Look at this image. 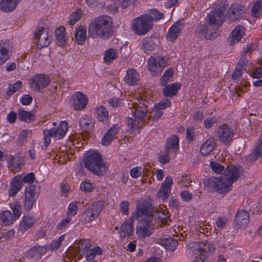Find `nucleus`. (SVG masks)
Instances as JSON below:
<instances>
[{"instance_id":"nucleus-7","label":"nucleus","mask_w":262,"mask_h":262,"mask_svg":"<svg viewBox=\"0 0 262 262\" xmlns=\"http://www.w3.org/2000/svg\"><path fill=\"white\" fill-rule=\"evenodd\" d=\"M168 57L167 56H158L150 57L148 60V70L152 76L160 75L164 67L168 64Z\"/></svg>"},{"instance_id":"nucleus-50","label":"nucleus","mask_w":262,"mask_h":262,"mask_svg":"<svg viewBox=\"0 0 262 262\" xmlns=\"http://www.w3.org/2000/svg\"><path fill=\"white\" fill-rule=\"evenodd\" d=\"M11 209L13 212V216L15 220L18 219L21 213V206L19 202H14L11 205Z\"/></svg>"},{"instance_id":"nucleus-63","label":"nucleus","mask_w":262,"mask_h":262,"mask_svg":"<svg viewBox=\"0 0 262 262\" xmlns=\"http://www.w3.org/2000/svg\"><path fill=\"white\" fill-rule=\"evenodd\" d=\"M32 100L33 98L31 95L29 94H26L22 96V97L20 98V102L23 105H28L32 102Z\"/></svg>"},{"instance_id":"nucleus-44","label":"nucleus","mask_w":262,"mask_h":262,"mask_svg":"<svg viewBox=\"0 0 262 262\" xmlns=\"http://www.w3.org/2000/svg\"><path fill=\"white\" fill-rule=\"evenodd\" d=\"M55 34L57 40L58 41L59 46H63L66 45V38L64 35V28L60 27L55 31Z\"/></svg>"},{"instance_id":"nucleus-60","label":"nucleus","mask_w":262,"mask_h":262,"mask_svg":"<svg viewBox=\"0 0 262 262\" xmlns=\"http://www.w3.org/2000/svg\"><path fill=\"white\" fill-rule=\"evenodd\" d=\"M78 210V206L76 203H71L68 208L67 214L68 216H74L76 214Z\"/></svg>"},{"instance_id":"nucleus-62","label":"nucleus","mask_w":262,"mask_h":262,"mask_svg":"<svg viewBox=\"0 0 262 262\" xmlns=\"http://www.w3.org/2000/svg\"><path fill=\"white\" fill-rule=\"evenodd\" d=\"M217 119L215 117L207 118L204 120V126L207 129L210 128L217 122Z\"/></svg>"},{"instance_id":"nucleus-35","label":"nucleus","mask_w":262,"mask_h":262,"mask_svg":"<svg viewBox=\"0 0 262 262\" xmlns=\"http://www.w3.org/2000/svg\"><path fill=\"white\" fill-rule=\"evenodd\" d=\"M261 155H262V134L258 139L255 148L248 156L247 159L251 161H255Z\"/></svg>"},{"instance_id":"nucleus-3","label":"nucleus","mask_w":262,"mask_h":262,"mask_svg":"<svg viewBox=\"0 0 262 262\" xmlns=\"http://www.w3.org/2000/svg\"><path fill=\"white\" fill-rule=\"evenodd\" d=\"M84 166L92 173L102 176L106 172V165L100 153L97 150L90 151L84 159Z\"/></svg>"},{"instance_id":"nucleus-11","label":"nucleus","mask_w":262,"mask_h":262,"mask_svg":"<svg viewBox=\"0 0 262 262\" xmlns=\"http://www.w3.org/2000/svg\"><path fill=\"white\" fill-rule=\"evenodd\" d=\"M154 230V225L150 220H141L136 227V234L139 238L143 239L151 235Z\"/></svg>"},{"instance_id":"nucleus-45","label":"nucleus","mask_w":262,"mask_h":262,"mask_svg":"<svg viewBox=\"0 0 262 262\" xmlns=\"http://www.w3.org/2000/svg\"><path fill=\"white\" fill-rule=\"evenodd\" d=\"M19 119L21 121L30 122L34 119V115L31 112L24 110H19L18 112Z\"/></svg>"},{"instance_id":"nucleus-37","label":"nucleus","mask_w":262,"mask_h":262,"mask_svg":"<svg viewBox=\"0 0 262 262\" xmlns=\"http://www.w3.org/2000/svg\"><path fill=\"white\" fill-rule=\"evenodd\" d=\"M181 29V25L180 23H176L173 25L167 34V39L170 41H174L180 34Z\"/></svg>"},{"instance_id":"nucleus-19","label":"nucleus","mask_w":262,"mask_h":262,"mask_svg":"<svg viewBox=\"0 0 262 262\" xmlns=\"http://www.w3.org/2000/svg\"><path fill=\"white\" fill-rule=\"evenodd\" d=\"M207 20L211 26L217 29L224 21V15L219 10H214L207 15Z\"/></svg>"},{"instance_id":"nucleus-47","label":"nucleus","mask_w":262,"mask_h":262,"mask_svg":"<svg viewBox=\"0 0 262 262\" xmlns=\"http://www.w3.org/2000/svg\"><path fill=\"white\" fill-rule=\"evenodd\" d=\"M118 56L117 50L114 49H110L106 51L104 54V60L107 62H112Z\"/></svg>"},{"instance_id":"nucleus-32","label":"nucleus","mask_w":262,"mask_h":262,"mask_svg":"<svg viewBox=\"0 0 262 262\" xmlns=\"http://www.w3.org/2000/svg\"><path fill=\"white\" fill-rule=\"evenodd\" d=\"M119 129V128L115 125L110 128L103 137L101 140L102 144L104 145H109L115 138Z\"/></svg>"},{"instance_id":"nucleus-46","label":"nucleus","mask_w":262,"mask_h":262,"mask_svg":"<svg viewBox=\"0 0 262 262\" xmlns=\"http://www.w3.org/2000/svg\"><path fill=\"white\" fill-rule=\"evenodd\" d=\"M213 148V141L209 139L202 145L200 149L201 153L203 156L207 155L211 152Z\"/></svg>"},{"instance_id":"nucleus-20","label":"nucleus","mask_w":262,"mask_h":262,"mask_svg":"<svg viewBox=\"0 0 262 262\" xmlns=\"http://www.w3.org/2000/svg\"><path fill=\"white\" fill-rule=\"evenodd\" d=\"M47 253L44 246H35L29 249L26 254V256L29 259H33L38 261Z\"/></svg>"},{"instance_id":"nucleus-18","label":"nucleus","mask_w":262,"mask_h":262,"mask_svg":"<svg viewBox=\"0 0 262 262\" xmlns=\"http://www.w3.org/2000/svg\"><path fill=\"white\" fill-rule=\"evenodd\" d=\"M88 103V98L81 92H75L71 97V104L74 110H81Z\"/></svg>"},{"instance_id":"nucleus-40","label":"nucleus","mask_w":262,"mask_h":262,"mask_svg":"<svg viewBox=\"0 0 262 262\" xmlns=\"http://www.w3.org/2000/svg\"><path fill=\"white\" fill-rule=\"evenodd\" d=\"M65 235L63 234L61 235L57 239L53 241L50 244L45 245L47 252L56 251L59 248L61 243L64 239Z\"/></svg>"},{"instance_id":"nucleus-34","label":"nucleus","mask_w":262,"mask_h":262,"mask_svg":"<svg viewBox=\"0 0 262 262\" xmlns=\"http://www.w3.org/2000/svg\"><path fill=\"white\" fill-rule=\"evenodd\" d=\"M22 181L19 176L15 177L10 184V188L8 190V193L10 196H14L20 190L22 187Z\"/></svg>"},{"instance_id":"nucleus-25","label":"nucleus","mask_w":262,"mask_h":262,"mask_svg":"<svg viewBox=\"0 0 262 262\" xmlns=\"http://www.w3.org/2000/svg\"><path fill=\"white\" fill-rule=\"evenodd\" d=\"M245 28L242 25L235 27L231 33L230 45H232L238 42L245 35Z\"/></svg>"},{"instance_id":"nucleus-27","label":"nucleus","mask_w":262,"mask_h":262,"mask_svg":"<svg viewBox=\"0 0 262 262\" xmlns=\"http://www.w3.org/2000/svg\"><path fill=\"white\" fill-rule=\"evenodd\" d=\"M234 222L237 228L245 226L249 222L248 213L244 210L239 211L235 216Z\"/></svg>"},{"instance_id":"nucleus-28","label":"nucleus","mask_w":262,"mask_h":262,"mask_svg":"<svg viewBox=\"0 0 262 262\" xmlns=\"http://www.w3.org/2000/svg\"><path fill=\"white\" fill-rule=\"evenodd\" d=\"M179 143L178 137L177 136H172L167 139L165 149L175 156L179 149Z\"/></svg>"},{"instance_id":"nucleus-29","label":"nucleus","mask_w":262,"mask_h":262,"mask_svg":"<svg viewBox=\"0 0 262 262\" xmlns=\"http://www.w3.org/2000/svg\"><path fill=\"white\" fill-rule=\"evenodd\" d=\"M77 245L78 253L80 257L83 256L91 248V241L89 239H80L75 241Z\"/></svg>"},{"instance_id":"nucleus-56","label":"nucleus","mask_w":262,"mask_h":262,"mask_svg":"<svg viewBox=\"0 0 262 262\" xmlns=\"http://www.w3.org/2000/svg\"><path fill=\"white\" fill-rule=\"evenodd\" d=\"M165 249L170 251H173L178 245L177 242L170 237L167 239L164 244Z\"/></svg>"},{"instance_id":"nucleus-15","label":"nucleus","mask_w":262,"mask_h":262,"mask_svg":"<svg viewBox=\"0 0 262 262\" xmlns=\"http://www.w3.org/2000/svg\"><path fill=\"white\" fill-rule=\"evenodd\" d=\"M34 37L37 40V46L40 49L48 47L52 39L48 32L43 27L37 29Z\"/></svg>"},{"instance_id":"nucleus-36","label":"nucleus","mask_w":262,"mask_h":262,"mask_svg":"<svg viewBox=\"0 0 262 262\" xmlns=\"http://www.w3.org/2000/svg\"><path fill=\"white\" fill-rule=\"evenodd\" d=\"M74 37L78 45H83L86 38V28L83 26H79L75 30Z\"/></svg>"},{"instance_id":"nucleus-24","label":"nucleus","mask_w":262,"mask_h":262,"mask_svg":"<svg viewBox=\"0 0 262 262\" xmlns=\"http://www.w3.org/2000/svg\"><path fill=\"white\" fill-rule=\"evenodd\" d=\"M133 217H129L124 222L120 227V235L123 238L130 236L134 232Z\"/></svg>"},{"instance_id":"nucleus-2","label":"nucleus","mask_w":262,"mask_h":262,"mask_svg":"<svg viewBox=\"0 0 262 262\" xmlns=\"http://www.w3.org/2000/svg\"><path fill=\"white\" fill-rule=\"evenodd\" d=\"M112 18L107 15L97 17L92 21L88 28L89 36L93 38H107L112 34Z\"/></svg>"},{"instance_id":"nucleus-16","label":"nucleus","mask_w":262,"mask_h":262,"mask_svg":"<svg viewBox=\"0 0 262 262\" xmlns=\"http://www.w3.org/2000/svg\"><path fill=\"white\" fill-rule=\"evenodd\" d=\"M242 170L240 167L234 165L228 166L224 172V177L228 182L232 184L237 180L242 175Z\"/></svg>"},{"instance_id":"nucleus-48","label":"nucleus","mask_w":262,"mask_h":262,"mask_svg":"<svg viewBox=\"0 0 262 262\" xmlns=\"http://www.w3.org/2000/svg\"><path fill=\"white\" fill-rule=\"evenodd\" d=\"M102 249L99 247H95L92 249H90L85 254L86 260H90L93 259L97 254L101 255L102 254Z\"/></svg>"},{"instance_id":"nucleus-49","label":"nucleus","mask_w":262,"mask_h":262,"mask_svg":"<svg viewBox=\"0 0 262 262\" xmlns=\"http://www.w3.org/2000/svg\"><path fill=\"white\" fill-rule=\"evenodd\" d=\"M262 11V0H258L254 3L251 10V14L255 17H258Z\"/></svg>"},{"instance_id":"nucleus-53","label":"nucleus","mask_w":262,"mask_h":262,"mask_svg":"<svg viewBox=\"0 0 262 262\" xmlns=\"http://www.w3.org/2000/svg\"><path fill=\"white\" fill-rule=\"evenodd\" d=\"M22 84V82L19 80L16 81L13 84H10L9 85V91L7 92V96H11L14 93L20 89Z\"/></svg>"},{"instance_id":"nucleus-54","label":"nucleus","mask_w":262,"mask_h":262,"mask_svg":"<svg viewBox=\"0 0 262 262\" xmlns=\"http://www.w3.org/2000/svg\"><path fill=\"white\" fill-rule=\"evenodd\" d=\"M142 42L144 51L146 53L152 51L155 48V44L150 39H144Z\"/></svg>"},{"instance_id":"nucleus-13","label":"nucleus","mask_w":262,"mask_h":262,"mask_svg":"<svg viewBox=\"0 0 262 262\" xmlns=\"http://www.w3.org/2000/svg\"><path fill=\"white\" fill-rule=\"evenodd\" d=\"M233 135V129L225 124L219 126L216 132L219 141L225 144L229 143L232 140Z\"/></svg>"},{"instance_id":"nucleus-52","label":"nucleus","mask_w":262,"mask_h":262,"mask_svg":"<svg viewBox=\"0 0 262 262\" xmlns=\"http://www.w3.org/2000/svg\"><path fill=\"white\" fill-rule=\"evenodd\" d=\"M173 74V71L172 69L169 68L165 71L164 74L161 77V83L162 85H165L169 81L170 78H172Z\"/></svg>"},{"instance_id":"nucleus-30","label":"nucleus","mask_w":262,"mask_h":262,"mask_svg":"<svg viewBox=\"0 0 262 262\" xmlns=\"http://www.w3.org/2000/svg\"><path fill=\"white\" fill-rule=\"evenodd\" d=\"M20 0H1L0 9L4 12L13 11L17 7Z\"/></svg>"},{"instance_id":"nucleus-38","label":"nucleus","mask_w":262,"mask_h":262,"mask_svg":"<svg viewBox=\"0 0 262 262\" xmlns=\"http://www.w3.org/2000/svg\"><path fill=\"white\" fill-rule=\"evenodd\" d=\"M95 122L92 117L84 116L79 121V124L81 129L84 132H89L93 129Z\"/></svg>"},{"instance_id":"nucleus-64","label":"nucleus","mask_w":262,"mask_h":262,"mask_svg":"<svg viewBox=\"0 0 262 262\" xmlns=\"http://www.w3.org/2000/svg\"><path fill=\"white\" fill-rule=\"evenodd\" d=\"M227 218L225 216H221V217H219L216 219L215 224L216 225V226L218 227H219L220 228H223L226 226V225L227 224Z\"/></svg>"},{"instance_id":"nucleus-9","label":"nucleus","mask_w":262,"mask_h":262,"mask_svg":"<svg viewBox=\"0 0 262 262\" xmlns=\"http://www.w3.org/2000/svg\"><path fill=\"white\" fill-rule=\"evenodd\" d=\"M193 248V252L200 256L199 259L196 256L193 262H204V259L213 252V247L207 242L194 243Z\"/></svg>"},{"instance_id":"nucleus-26","label":"nucleus","mask_w":262,"mask_h":262,"mask_svg":"<svg viewBox=\"0 0 262 262\" xmlns=\"http://www.w3.org/2000/svg\"><path fill=\"white\" fill-rule=\"evenodd\" d=\"M125 82L129 85H134L139 81V75L134 69H128L124 77Z\"/></svg>"},{"instance_id":"nucleus-4","label":"nucleus","mask_w":262,"mask_h":262,"mask_svg":"<svg viewBox=\"0 0 262 262\" xmlns=\"http://www.w3.org/2000/svg\"><path fill=\"white\" fill-rule=\"evenodd\" d=\"M68 129V123L66 121H62L57 126L52 127L50 129L43 130L45 148H46L51 143V137L54 138L56 140H60L65 136Z\"/></svg>"},{"instance_id":"nucleus-23","label":"nucleus","mask_w":262,"mask_h":262,"mask_svg":"<svg viewBox=\"0 0 262 262\" xmlns=\"http://www.w3.org/2000/svg\"><path fill=\"white\" fill-rule=\"evenodd\" d=\"M244 12V7L238 4H232L228 11L229 17L232 21L239 18Z\"/></svg>"},{"instance_id":"nucleus-55","label":"nucleus","mask_w":262,"mask_h":262,"mask_svg":"<svg viewBox=\"0 0 262 262\" xmlns=\"http://www.w3.org/2000/svg\"><path fill=\"white\" fill-rule=\"evenodd\" d=\"M94 184L89 181H82L80 186V189L83 192H91L94 188Z\"/></svg>"},{"instance_id":"nucleus-59","label":"nucleus","mask_w":262,"mask_h":262,"mask_svg":"<svg viewBox=\"0 0 262 262\" xmlns=\"http://www.w3.org/2000/svg\"><path fill=\"white\" fill-rule=\"evenodd\" d=\"M210 166L212 171L217 174L221 173L224 170V167L216 162H210Z\"/></svg>"},{"instance_id":"nucleus-12","label":"nucleus","mask_w":262,"mask_h":262,"mask_svg":"<svg viewBox=\"0 0 262 262\" xmlns=\"http://www.w3.org/2000/svg\"><path fill=\"white\" fill-rule=\"evenodd\" d=\"M29 81L32 89L39 91L49 85L50 79L45 74H39L31 77Z\"/></svg>"},{"instance_id":"nucleus-14","label":"nucleus","mask_w":262,"mask_h":262,"mask_svg":"<svg viewBox=\"0 0 262 262\" xmlns=\"http://www.w3.org/2000/svg\"><path fill=\"white\" fill-rule=\"evenodd\" d=\"M34 186H29L25 190V196L24 200V208L26 211L30 210L34 204L37 198V193L35 191Z\"/></svg>"},{"instance_id":"nucleus-31","label":"nucleus","mask_w":262,"mask_h":262,"mask_svg":"<svg viewBox=\"0 0 262 262\" xmlns=\"http://www.w3.org/2000/svg\"><path fill=\"white\" fill-rule=\"evenodd\" d=\"M195 31L197 35L202 38L211 40L217 36V33L215 32H214L213 35H208V27L206 24L199 25L197 27Z\"/></svg>"},{"instance_id":"nucleus-51","label":"nucleus","mask_w":262,"mask_h":262,"mask_svg":"<svg viewBox=\"0 0 262 262\" xmlns=\"http://www.w3.org/2000/svg\"><path fill=\"white\" fill-rule=\"evenodd\" d=\"M147 16L151 19V23L152 24L154 20L157 21L164 17V14L156 9L151 10Z\"/></svg>"},{"instance_id":"nucleus-1","label":"nucleus","mask_w":262,"mask_h":262,"mask_svg":"<svg viewBox=\"0 0 262 262\" xmlns=\"http://www.w3.org/2000/svg\"><path fill=\"white\" fill-rule=\"evenodd\" d=\"M147 100L142 95H139L134 99L132 103H128L132 113L135 118H127V126L131 133H140L142 126L140 124L143 119L146 117L148 112Z\"/></svg>"},{"instance_id":"nucleus-41","label":"nucleus","mask_w":262,"mask_h":262,"mask_svg":"<svg viewBox=\"0 0 262 262\" xmlns=\"http://www.w3.org/2000/svg\"><path fill=\"white\" fill-rule=\"evenodd\" d=\"M0 220L4 224L8 225L13 223L16 220L10 211L6 210L0 213Z\"/></svg>"},{"instance_id":"nucleus-21","label":"nucleus","mask_w":262,"mask_h":262,"mask_svg":"<svg viewBox=\"0 0 262 262\" xmlns=\"http://www.w3.org/2000/svg\"><path fill=\"white\" fill-rule=\"evenodd\" d=\"M172 183L173 180L171 177H166L158 191L157 195L159 198H162V199H167L170 195Z\"/></svg>"},{"instance_id":"nucleus-33","label":"nucleus","mask_w":262,"mask_h":262,"mask_svg":"<svg viewBox=\"0 0 262 262\" xmlns=\"http://www.w3.org/2000/svg\"><path fill=\"white\" fill-rule=\"evenodd\" d=\"M36 222V219L32 216L25 215L19 225V229L22 232H25L31 228Z\"/></svg>"},{"instance_id":"nucleus-5","label":"nucleus","mask_w":262,"mask_h":262,"mask_svg":"<svg viewBox=\"0 0 262 262\" xmlns=\"http://www.w3.org/2000/svg\"><path fill=\"white\" fill-rule=\"evenodd\" d=\"M153 24L147 14H143L133 19L132 21V29L138 35H143L148 32L152 28Z\"/></svg>"},{"instance_id":"nucleus-61","label":"nucleus","mask_w":262,"mask_h":262,"mask_svg":"<svg viewBox=\"0 0 262 262\" xmlns=\"http://www.w3.org/2000/svg\"><path fill=\"white\" fill-rule=\"evenodd\" d=\"M170 105V101L168 99H165L158 103H156L154 105V108H159L160 110H164Z\"/></svg>"},{"instance_id":"nucleus-8","label":"nucleus","mask_w":262,"mask_h":262,"mask_svg":"<svg viewBox=\"0 0 262 262\" xmlns=\"http://www.w3.org/2000/svg\"><path fill=\"white\" fill-rule=\"evenodd\" d=\"M168 57L167 56H158L150 57L148 60V70L152 76L160 75L164 67L168 64Z\"/></svg>"},{"instance_id":"nucleus-6","label":"nucleus","mask_w":262,"mask_h":262,"mask_svg":"<svg viewBox=\"0 0 262 262\" xmlns=\"http://www.w3.org/2000/svg\"><path fill=\"white\" fill-rule=\"evenodd\" d=\"M205 186L208 191H216L220 193H226L231 188L230 183L227 182L223 176L220 178L212 177L208 179Z\"/></svg>"},{"instance_id":"nucleus-43","label":"nucleus","mask_w":262,"mask_h":262,"mask_svg":"<svg viewBox=\"0 0 262 262\" xmlns=\"http://www.w3.org/2000/svg\"><path fill=\"white\" fill-rule=\"evenodd\" d=\"M167 210H164L163 211H158L157 212H155L154 213L152 214L153 217H155L156 219L159 220L160 221L161 225H165L168 223V221H169V216L167 213Z\"/></svg>"},{"instance_id":"nucleus-10","label":"nucleus","mask_w":262,"mask_h":262,"mask_svg":"<svg viewBox=\"0 0 262 262\" xmlns=\"http://www.w3.org/2000/svg\"><path fill=\"white\" fill-rule=\"evenodd\" d=\"M103 208L102 202H97L89 206L82 214L83 222L90 223L96 219Z\"/></svg>"},{"instance_id":"nucleus-42","label":"nucleus","mask_w":262,"mask_h":262,"mask_svg":"<svg viewBox=\"0 0 262 262\" xmlns=\"http://www.w3.org/2000/svg\"><path fill=\"white\" fill-rule=\"evenodd\" d=\"M97 118L100 122L107 120L109 115L107 109L103 106H100L96 108Z\"/></svg>"},{"instance_id":"nucleus-22","label":"nucleus","mask_w":262,"mask_h":262,"mask_svg":"<svg viewBox=\"0 0 262 262\" xmlns=\"http://www.w3.org/2000/svg\"><path fill=\"white\" fill-rule=\"evenodd\" d=\"M11 48V43L9 40L0 41V64H3L9 58V52Z\"/></svg>"},{"instance_id":"nucleus-39","label":"nucleus","mask_w":262,"mask_h":262,"mask_svg":"<svg viewBox=\"0 0 262 262\" xmlns=\"http://www.w3.org/2000/svg\"><path fill=\"white\" fill-rule=\"evenodd\" d=\"M181 87V84L179 83H173L172 84L166 86L163 90L164 95L166 97H171L175 95L178 90Z\"/></svg>"},{"instance_id":"nucleus-58","label":"nucleus","mask_w":262,"mask_h":262,"mask_svg":"<svg viewBox=\"0 0 262 262\" xmlns=\"http://www.w3.org/2000/svg\"><path fill=\"white\" fill-rule=\"evenodd\" d=\"M171 154V152L165 149L164 151L161 152L159 155V161L162 164L168 163L170 161V156Z\"/></svg>"},{"instance_id":"nucleus-17","label":"nucleus","mask_w":262,"mask_h":262,"mask_svg":"<svg viewBox=\"0 0 262 262\" xmlns=\"http://www.w3.org/2000/svg\"><path fill=\"white\" fill-rule=\"evenodd\" d=\"M150 215H152L151 213L150 207L145 204H140L138 205L136 209V212L134 213L133 216V219L139 220V222L141 220H150L152 217Z\"/></svg>"},{"instance_id":"nucleus-57","label":"nucleus","mask_w":262,"mask_h":262,"mask_svg":"<svg viewBox=\"0 0 262 262\" xmlns=\"http://www.w3.org/2000/svg\"><path fill=\"white\" fill-rule=\"evenodd\" d=\"M82 15L81 11L80 9L73 13L70 16L69 23L71 26L75 24L76 22L79 20Z\"/></svg>"}]
</instances>
